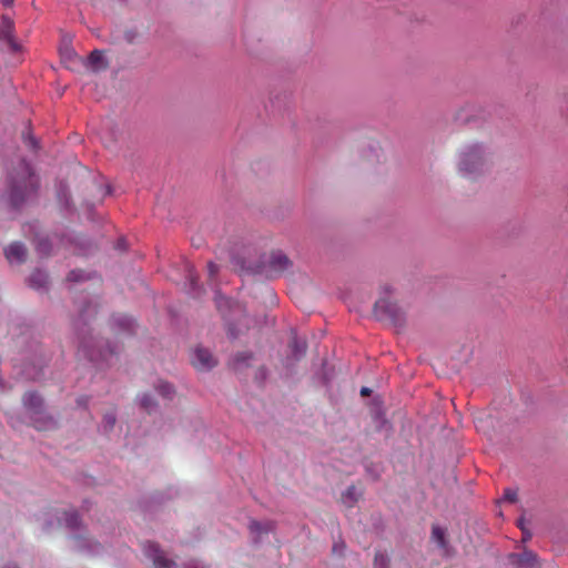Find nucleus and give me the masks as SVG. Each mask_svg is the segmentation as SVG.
Segmentation results:
<instances>
[{"instance_id": "14", "label": "nucleus", "mask_w": 568, "mask_h": 568, "mask_svg": "<svg viewBox=\"0 0 568 568\" xmlns=\"http://www.w3.org/2000/svg\"><path fill=\"white\" fill-rule=\"evenodd\" d=\"M48 283V275L45 272L37 270L29 277V284L33 288L45 287Z\"/></svg>"}, {"instance_id": "22", "label": "nucleus", "mask_w": 568, "mask_h": 568, "mask_svg": "<svg viewBox=\"0 0 568 568\" xmlns=\"http://www.w3.org/2000/svg\"><path fill=\"white\" fill-rule=\"evenodd\" d=\"M140 405L148 413H151L156 406L155 402L149 394L142 395V397L140 398Z\"/></svg>"}, {"instance_id": "39", "label": "nucleus", "mask_w": 568, "mask_h": 568, "mask_svg": "<svg viewBox=\"0 0 568 568\" xmlns=\"http://www.w3.org/2000/svg\"><path fill=\"white\" fill-rule=\"evenodd\" d=\"M81 345H82V347L87 351L88 345H87V343H85L84 341L81 343Z\"/></svg>"}, {"instance_id": "40", "label": "nucleus", "mask_w": 568, "mask_h": 568, "mask_svg": "<svg viewBox=\"0 0 568 568\" xmlns=\"http://www.w3.org/2000/svg\"><path fill=\"white\" fill-rule=\"evenodd\" d=\"M230 334H231V336H232L233 338H234V337H236V335H235L231 329H230Z\"/></svg>"}, {"instance_id": "32", "label": "nucleus", "mask_w": 568, "mask_h": 568, "mask_svg": "<svg viewBox=\"0 0 568 568\" xmlns=\"http://www.w3.org/2000/svg\"><path fill=\"white\" fill-rule=\"evenodd\" d=\"M207 272H209V277L212 280L217 274L219 266L213 262H209L207 263Z\"/></svg>"}, {"instance_id": "19", "label": "nucleus", "mask_w": 568, "mask_h": 568, "mask_svg": "<svg viewBox=\"0 0 568 568\" xmlns=\"http://www.w3.org/2000/svg\"><path fill=\"white\" fill-rule=\"evenodd\" d=\"M155 388L162 397L169 399H171L175 393L173 386L166 382H160Z\"/></svg>"}, {"instance_id": "20", "label": "nucleus", "mask_w": 568, "mask_h": 568, "mask_svg": "<svg viewBox=\"0 0 568 568\" xmlns=\"http://www.w3.org/2000/svg\"><path fill=\"white\" fill-rule=\"evenodd\" d=\"M87 352L91 361H98L99 358H101L102 361H108L109 357L112 356V354L114 353L113 349L109 348L99 352H95L94 349H88Z\"/></svg>"}, {"instance_id": "11", "label": "nucleus", "mask_w": 568, "mask_h": 568, "mask_svg": "<svg viewBox=\"0 0 568 568\" xmlns=\"http://www.w3.org/2000/svg\"><path fill=\"white\" fill-rule=\"evenodd\" d=\"M23 404L30 410L32 415L41 413L42 398L40 395L33 392L26 393L23 396Z\"/></svg>"}, {"instance_id": "25", "label": "nucleus", "mask_w": 568, "mask_h": 568, "mask_svg": "<svg viewBox=\"0 0 568 568\" xmlns=\"http://www.w3.org/2000/svg\"><path fill=\"white\" fill-rule=\"evenodd\" d=\"M37 250L42 255H48L51 250V245L47 239H41L37 243Z\"/></svg>"}, {"instance_id": "8", "label": "nucleus", "mask_w": 568, "mask_h": 568, "mask_svg": "<svg viewBox=\"0 0 568 568\" xmlns=\"http://www.w3.org/2000/svg\"><path fill=\"white\" fill-rule=\"evenodd\" d=\"M509 559L517 568H534L537 557L532 551H524L523 554H511Z\"/></svg>"}, {"instance_id": "15", "label": "nucleus", "mask_w": 568, "mask_h": 568, "mask_svg": "<svg viewBox=\"0 0 568 568\" xmlns=\"http://www.w3.org/2000/svg\"><path fill=\"white\" fill-rule=\"evenodd\" d=\"M61 521L65 524V526L70 529H75L80 525L79 515L77 511H64L63 517L60 518Z\"/></svg>"}, {"instance_id": "13", "label": "nucleus", "mask_w": 568, "mask_h": 568, "mask_svg": "<svg viewBox=\"0 0 568 568\" xmlns=\"http://www.w3.org/2000/svg\"><path fill=\"white\" fill-rule=\"evenodd\" d=\"M248 528L253 535H256V537H260L263 534H268L270 531H272L274 526L271 521L260 523L256 520H252L250 523Z\"/></svg>"}, {"instance_id": "27", "label": "nucleus", "mask_w": 568, "mask_h": 568, "mask_svg": "<svg viewBox=\"0 0 568 568\" xmlns=\"http://www.w3.org/2000/svg\"><path fill=\"white\" fill-rule=\"evenodd\" d=\"M517 526L520 528V530L523 532V540L524 541L529 540L531 538V532L526 528V526H525V518L524 517H520L517 520Z\"/></svg>"}, {"instance_id": "24", "label": "nucleus", "mask_w": 568, "mask_h": 568, "mask_svg": "<svg viewBox=\"0 0 568 568\" xmlns=\"http://www.w3.org/2000/svg\"><path fill=\"white\" fill-rule=\"evenodd\" d=\"M518 490L516 488L508 487L504 490L503 500L508 503H516Z\"/></svg>"}, {"instance_id": "28", "label": "nucleus", "mask_w": 568, "mask_h": 568, "mask_svg": "<svg viewBox=\"0 0 568 568\" xmlns=\"http://www.w3.org/2000/svg\"><path fill=\"white\" fill-rule=\"evenodd\" d=\"M115 415L114 413H106L104 416H103V423H104V427L106 429H112L114 424H115Z\"/></svg>"}, {"instance_id": "36", "label": "nucleus", "mask_w": 568, "mask_h": 568, "mask_svg": "<svg viewBox=\"0 0 568 568\" xmlns=\"http://www.w3.org/2000/svg\"><path fill=\"white\" fill-rule=\"evenodd\" d=\"M371 389L368 387H362L361 389V395L362 396H369L371 395Z\"/></svg>"}, {"instance_id": "9", "label": "nucleus", "mask_w": 568, "mask_h": 568, "mask_svg": "<svg viewBox=\"0 0 568 568\" xmlns=\"http://www.w3.org/2000/svg\"><path fill=\"white\" fill-rule=\"evenodd\" d=\"M288 346L294 361H300L306 354V341L304 338H300L296 334H293Z\"/></svg>"}, {"instance_id": "10", "label": "nucleus", "mask_w": 568, "mask_h": 568, "mask_svg": "<svg viewBox=\"0 0 568 568\" xmlns=\"http://www.w3.org/2000/svg\"><path fill=\"white\" fill-rule=\"evenodd\" d=\"M374 312L381 317H394L396 307L387 298H379L375 302Z\"/></svg>"}, {"instance_id": "30", "label": "nucleus", "mask_w": 568, "mask_h": 568, "mask_svg": "<svg viewBox=\"0 0 568 568\" xmlns=\"http://www.w3.org/2000/svg\"><path fill=\"white\" fill-rule=\"evenodd\" d=\"M186 270H187V273H189L187 277H189V281H190V285H191L192 290H194L197 277H196V275L194 273L193 267L190 264H186Z\"/></svg>"}, {"instance_id": "26", "label": "nucleus", "mask_w": 568, "mask_h": 568, "mask_svg": "<svg viewBox=\"0 0 568 568\" xmlns=\"http://www.w3.org/2000/svg\"><path fill=\"white\" fill-rule=\"evenodd\" d=\"M85 274L83 271H80V270H73L69 273L68 275V281L70 282H80V281H83L85 278Z\"/></svg>"}, {"instance_id": "35", "label": "nucleus", "mask_w": 568, "mask_h": 568, "mask_svg": "<svg viewBox=\"0 0 568 568\" xmlns=\"http://www.w3.org/2000/svg\"><path fill=\"white\" fill-rule=\"evenodd\" d=\"M189 568H205L201 562L196 561V560H192L190 564H189Z\"/></svg>"}, {"instance_id": "6", "label": "nucleus", "mask_w": 568, "mask_h": 568, "mask_svg": "<svg viewBox=\"0 0 568 568\" xmlns=\"http://www.w3.org/2000/svg\"><path fill=\"white\" fill-rule=\"evenodd\" d=\"M475 427L477 432L483 433L489 438H493L495 435V418L489 413H478L475 416Z\"/></svg>"}, {"instance_id": "17", "label": "nucleus", "mask_w": 568, "mask_h": 568, "mask_svg": "<svg viewBox=\"0 0 568 568\" xmlns=\"http://www.w3.org/2000/svg\"><path fill=\"white\" fill-rule=\"evenodd\" d=\"M432 539L437 542V545L445 549L447 546L446 538H445V530L439 526H433L432 528Z\"/></svg>"}, {"instance_id": "7", "label": "nucleus", "mask_w": 568, "mask_h": 568, "mask_svg": "<svg viewBox=\"0 0 568 568\" xmlns=\"http://www.w3.org/2000/svg\"><path fill=\"white\" fill-rule=\"evenodd\" d=\"M4 254L10 263H22L27 256V248L22 243L14 242L4 250Z\"/></svg>"}, {"instance_id": "1", "label": "nucleus", "mask_w": 568, "mask_h": 568, "mask_svg": "<svg viewBox=\"0 0 568 568\" xmlns=\"http://www.w3.org/2000/svg\"><path fill=\"white\" fill-rule=\"evenodd\" d=\"M38 187V179L30 165L20 160L17 168L9 174L8 200L13 207L20 206Z\"/></svg>"}, {"instance_id": "18", "label": "nucleus", "mask_w": 568, "mask_h": 568, "mask_svg": "<svg viewBox=\"0 0 568 568\" xmlns=\"http://www.w3.org/2000/svg\"><path fill=\"white\" fill-rule=\"evenodd\" d=\"M12 31H13V22L11 19L3 17V26L1 29V33L3 34V38L8 40V42L16 48L12 39Z\"/></svg>"}, {"instance_id": "5", "label": "nucleus", "mask_w": 568, "mask_h": 568, "mask_svg": "<svg viewBox=\"0 0 568 568\" xmlns=\"http://www.w3.org/2000/svg\"><path fill=\"white\" fill-rule=\"evenodd\" d=\"M191 361L192 365L197 371H210L217 364L212 353L203 347H196L194 349Z\"/></svg>"}, {"instance_id": "21", "label": "nucleus", "mask_w": 568, "mask_h": 568, "mask_svg": "<svg viewBox=\"0 0 568 568\" xmlns=\"http://www.w3.org/2000/svg\"><path fill=\"white\" fill-rule=\"evenodd\" d=\"M253 357L252 353L243 352L235 355L233 359V366L235 369H240L246 362L251 361Z\"/></svg>"}, {"instance_id": "3", "label": "nucleus", "mask_w": 568, "mask_h": 568, "mask_svg": "<svg viewBox=\"0 0 568 568\" xmlns=\"http://www.w3.org/2000/svg\"><path fill=\"white\" fill-rule=\"evenodd\" d=\"M143 551L148 558H150L155 568H175L176 564L168 559L164 556L163 550L159 547L158 544L146 541L143 544Z\"/></svg>"}, {"instance_id": "2", "label": "nucleus", "mask_w": 568, "mask_h": 568, "mask_svg": "<svg viewBox=\"0 0 568 568\" xmlns=\"http://www.w3.org/2000/svg\"><path fill=\"white\" fill-rule=\"evenodd\" d=\"M484 153L483 145L475 144L460 154L459 172L463 176L471 179L484 172L486 168Z\"/></svg>"}, {"instance_id": "29", "label": "nucleus", "mask_w": 568, "mask_h": 568, "mask_svg": "<svg viewBox=\"0 0 568 568\" xmlns=\"http://www.w3.org/2000/svg\"><path fill=\"white\" fill-rule=\"evenodd\" d=\"M386 561L387 559L383 554H376L374 559V568H385Z\"/></svg>"}, {"instance_id": "23", "label": "nucleus", "mask_w": 568, "mask_h": 568, "mask_svg": "<svg viewBox=\"0 0 568 568\" xmlns=\"http://www.w3.org/2000/svg\"><path fill=\"white\" fill-rule=\"evenodd\" d=\"M33 419V425L38 430H45L54 426V420L52 418H47L45 420H40L31 417Z\"/></svg>"}, {"instance_id": "34", "label": "nucleus", "mask_w": 568, "mask_h": 568, "mask_svg": "<svg viewBox=\"0 0 568 568\" xmlns=\"http://www.w3.org/2000/svg\"><path fill=\"white\" fill-rule=\"evenodd\" d=\"M345 548V545L342 542V544H335L334 547H333V551L338 554V555H342V551L343 549Z\"/></svg>"}, {"instance_id": "37", "label": "nucleus", "mask_w": 568, "mask_h": 568, "mask_svg": "<svg viewBox=\"0 0 568 568\" xmlns=\"http://www.w3.org/2000/svg\"><path fill=\"white\" fill-rule=\"evenodd\" d=\"M28 140L30 141L31 146H32L33 149H36V148H37V141H36V139H33L32 136H28Z\"/></svg>"}, {"instance_id": "16", "label": "nucleus", "mask_w": 568, "mask_h": 568, "mask_svg": "<svg viewBox=\"0 0 568 568\" xmlns=\"http://www.w3.org/2000/svg\"><path fill=\"white\" fill-rule=\"evenodd\" d=\"M89 62L94 70L105 69L106 64L103 61V53L99 50H93L89 55Z\"/></svg>"}, {"instance_id": "31", "label": "nucleus", "mask_w": 568, "mask_h": 568, "mask_svg": "<svg viewBox=\"0 0 568 568\" xmlns=\"http://www.w3.org/2000/svg\"><path fill=\"white\" fill-rule=\"evenodd\" d=\"M89 313V314H95L97 313V310H95V306L91 305L90 303H88L83 310H81L80 312V318L81 320H84V316L85 314Z\"/></svg>"}, {"instance_id": "38", "label": "nucleus", "mask_w": 568, "mask_h": 568, "mask_svg": "<svg viewBox=\"0 0 568 568\" xmlns=\"http://www.w3.org/2000/svg\"><path fill=\"white\" fill-rule=\"evenodd\" d=\"M2 4L6 7H10L13 3V0H1Z\"/></svg>"}, {"instance_id": "33", "label": "nucleus", "mask_w": 568, "mask_h": 568, "mask_svg": "<svg viewBox=\"0 0 568 568\" xmlns=\"http://www.w3.org/2000/svg\"><path fill=\"white\" fill-rule=\"evenodd\" d=\"M215 302H216V306L219 310H221L223 303H225V304L229 303V301L224 296H222L220 293H216Z\"/></svg>"}, {"instance_id": "4", "label": "nucleus", "mask_w": 568, "mask_h": 568, "mask_svg": "<svg viewBox=\"0 0 568 568\" xmlns=\"http://www.w3.org/2000/svg\"><path fill=\"white\" fill-rule=\"evenodd\" d=\"M292 266L291 260L282 251L271 252L266 262L267 272L271 275H280Z\"/></svg>"}, {"instance_id": "12", "label": "nucleus", "mask_w": 568, "mask_h": 568, "mask_svg": "<svg viewBox=\"0 0 568 568\" xmlns=\"http://www.w3.org/2000/svg\"><path fill=\"white\" fill-rule=\"evenodd\" d=\"M363 491L355 485H351L342 495V501L347 507H353L355 503L361 498Z\"/></svg>"}]
</instances>
